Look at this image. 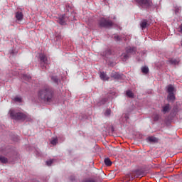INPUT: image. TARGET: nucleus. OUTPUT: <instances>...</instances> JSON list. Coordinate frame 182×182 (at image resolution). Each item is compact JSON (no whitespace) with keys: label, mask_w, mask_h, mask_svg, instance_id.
Here are the masks:
<instances>
[{"label":"nucleus","mask_w":182,"mask_h":182,"mask_svg":"<svg viewBox=\"0 0 182 182\" xmlns=\"http://www.w3.org/2000/svg\"><path fill=\"white\" fill-rule=\"evenodd\" d=\"M167 92H168V93H173L174 87H173V85H169L167 87Z\"/></svg>","instance_id":"obj_17"},{"label":"nucleus","mask_w":182,"mask_h":182,"mask_svg":"<svg viewBox=\"0 0 182 182\" xmlns=\"http://www.w3.org/2000/svg\"><path fill=\"white\" fill-rule=\"evenodd\" d=\"M52 163H53V159H50L46 161L47 166H52Z\"/></svg>","instance_id":"obj_29"},{"label":"nucleus","mask_w":182,"mask_h":182,"mask_svg":"<svg viewBox=\"0 0 182 182\" xmlns=\"http://www.w3.org/2000/svg\"><path fill=\"white\" fill-rule=\"evenodd\" d=\"M40 102L44 103H52L53 102V90L50 87H44L38 92Z\"/></svg>","instance_id":"obj_1"},{"label":"nucleus","mask_w":182,"mask_h":182,"mask_svg":"<svg viewBox=\"0 0 182 182\" xmlns=\"http://www.w3.org/2000/svg\"><path fill=\"white\" fill-rule=\"evenodd\" d=\"M139 6H145V8H150L153 6V1L151 0H134Z\"/></svg>","instance_id":"obj_5"},{"label":"nucleus","mask_w":182,"mask_h":182,"mask_svg":"<svg viewBox=\"0 0 182 182\" xmlns=\"http://www.w3.org/2000/svg\"><path fill=\"white\" fill-rule=\"evenodd\" d=\"M111 77H113L114 79H122V75L118 73H114V74H112Z\"/></svg>","instance_id":"obj_13"},{"label":"nucleus","mask_w":182,"mask_h":182,"mask_svg":"<svg viewBox=\"0 0 182 182\" xmlns=\"http://www.w3.org/2000/svg\"><path fill=\"white\" fill-rule=\"evenodd\" d=\"M141 72L142 73H144V75H147V73H149V68L146 66L142 67Z\"/></svg>","instance_id":"obj_19"},{"label":"nucleus","mask_w":182,"mask_h":182,"mask_svg":"<svg viewBox=\"0 0 182 182\" xmlns=\"http://www.w3.org/2000/svg\"><path fill=\"white\" fill-rule=\"evenodd\" d=\"M152 119H154V122H157L159 119H160V115H159V114H154L152 115Z\"/></svg>","instance_id":"obj_23"},{"label":"nucleus","mask_w":182,"mask_h":182,"mask_svg":"<svg viewBox=\"0 0 182 182\" xmlns=\"http://www.w3.org/2000/svg\"><path fill=\"white\" fill-rule=\"evenodd\" d=\"M58 38V39H62V36H59Z\"/></svg>","instance_id":"obj_33"},{"label":"nucleus","mask_w":182,"mask_h":182,"mask_svg":"<svg viewBox=\"0 0 182 182\" xmlns=\"http://www.w3.org/2000/svg\"><path fill=\"white\" fill-rule=\"evenodd\" d=\"M140 26H141V29H146V28H147V26H149V23H148L147 20H143L140 23Z\"/></svg>","instance_id":"obj_10"},{"label":"nucleus","mask_w":182,"mask_h":182,"mask_svg":"<svg viewBox=\"0 0 182 182\" xmlns=\"http://www.w3.org/2000/svg\"><path fill=\"white\" fill-rule=\"evenodd\" d=\"M69 20V18L66 16V14H63L59 16L57 22L60 23V25H66V22Z\"/></svg>","instance_id":"obj_6"},{"label":"nucleus","mask_w":182,"mask_h":182,"mask_svg":"<svg viewBox=\"0 0 182 182\" xmlns=\"http://www.w3.org/2000/svg\"><path fill=\"white\" fill-rule=\"evenodd\" d=\"M16 18L17 21H22V19H23V14L21 11H17L16 13Z\"/></svg>","instance_id":"obj_9"},{"label":"nucleus","mask_w":182,"mask_h":182,"mask_svg":"<svg viewBox=\"0 0 182 182\" xmlns=\"http://www.w3.org/2000/svg\"><path fill=\"white\" fill-rule=\"evenodd\" d=\"M0 161L4 164H6L8 163V159L5 156H0Z\"/></svg>","instance_id":"obj_18"},{"label":"nucleus","mask_w":182,"mask_h":182,"mask_svg":"<svg viewBox=\"0 0 182 182\" xmlns=\"http://www.w3.org/2000/svg\"><path fill=\"white\" fill-rule=\"evenodd\" d=\"M51 80H52L54 83H55V85H59V82H60V80H59V79L58 78V77H56V76H52V77H51Z\"/></svg>","instance_id":"obj_14"},{"label":"nucleus","mask_w":182,"mask_h":182,"mask_svg":"<svg viewBox=\"0 0 182 182\" xmlns=\"http://www.w3.org/2000/svg\"><path fill=\"white\" fill-rule=\"evenodd\" d=\"M177 12H178V11L176 10V14H177Z\"/></svg>","instance_id":"obj_34"},{"label":"nucleus","mask_w":182,"mask_h":182,"mask_svg":"<svg viewBox=\"0 0 182 182\" xmlns=\"http://www.w3.org/2000/svg\"><path fill=\"white\" fill-rule=\"evenodd\" d=\"M105 166H112V161H110V159L109 158H105L104 160Z\"/></svg>","instance_id":"obj_16"},{"label":"nucleus","mask_w":182,"mask_h":182,"mask_svg":"<svg viewBox=\"0 0 182 182\" xmlns=\"http://www.w3.org/2000/svg\"><path fill=\"white\" fill-rule=\"evenodd\" d=\"M50 143L53 144V146H56L58 144V138H54L50 141Z\"/></svg>","instance_id":"obj_24"},{"label":"nucleus","mask_w":182,"mask_h":182,"mask_svg":"<svg viewBox=\"0 0 182 182\" xmlns=\"http://www.w3.org/2000/svg\"><path fill=\"white\" fill-rule=\"evenodd\" d=\"M169 63H171V65H178V60L174 58H172L169 60Z\"/></svg>","instance_id":"obj_22"},{"label":"nucleus","mask_w":182,"mask_h":182,"mask_svg":"<svg viewBox=\"0 0 182 182\" xmlns=\"http://www.w3.org/2000/svg\"><path fill=\"white\" fill-rule=\"evenodd\" d=\"M176 99V97L174 96V93L173 92H171V93H168V97H167V100L170 102H173Z\"/></svg>","instance_id":"obj_12"},{"label":"nucleus","mask_w":182,"mask_h":182,"mask_svg":"<svg viewBox=\"0 0 182 182\" xmlns=\"http://www.w3.org/2000/svg\"><path fill=\"white\" fill-rule=\"evenodd\" d=\"M136 52V48L134 47H128L126 49V53L122 55V59L124 62L130 58V55Z\"/></svg>","instance_id":"obj_3"},{"label":"nucleus","mask_w":182,"mask_h":182,"mask_svg":"<svg viewBox=\"0 0 182 182\" xmlns=\"http://www.w3.org/2000/svg\"><path fill=\"white\" fill-rule=\"evenodd\" d=\"M111 113H112V111L110 110V109H107L105 112V116H106L107 117H109Z\"/></svg>","instance_id":"obj_25"},{"label":"nucleus","mask_w":182,"mask_h":182,"mask_svg":"<svg viewBox=\"0 0 182 182\" xmlns=\"http://www.w3.org/2000/svg\"><path fill=\"white\" fill-rule=\"evenodd\" d=\"M99 25L101 28H110L111 26H113V21L102 18L99 21Z\"/></svg>","instance_id":"obj_4"},{"label":"nucleus","mask_w":182,"mask_h":182,"mask_svg":"<svg viewBox=\"0 0 182 182\" xmlns=\"http://www.w3.org/2000/svg\"><path fill=\"white\" fill-rule=\"evenodd\" d=\"M106 102H107V98H104L102 99L100 102H99V105H105L106 103Z\"/></svg>","instance_id":"obj_26"},{"label":"nucleus","mask_w":182,"mask_h":182,"mask_svg":"<svg viewBox=\"0 0 182 182\" xmlns=\"http://www.w3.org/2000/svg\"><path fill=\"white\" fill-rule=\"evenodd\" d=\"M39 58L41 62H43L44 65H48V63H49V60H48V57H46V55L41 53L39 55Z\"/></svg>","instance_id":"obj_7"},{"label":"nucleus","mask_w":182,"mask_h":182,"mask_svg":"<svg viewBox=\"0 0 182 182\" xmlns=\"http://www.w3.org/2000/svg\"><path fill=\"white\" fill-rule=\"evenodd\" d=\"M114 39H115V41H120V37L119 36H115L114 37Z\"/></svg>","instance_id":"obj_30"},{"label":"nucleus","mask_w":182,"mask_h":182,"mask_svg":"<svg viewBox=\"0 0 182 182\" xmlns=\"http://www.w3.org/2000/svg\"><path fill=\"white\" fill-rule=\"evenodd\" d=\"M179 32H181L182 33V23L179 26Z\"/></svg>","instance_id":"obj_32"},{"label":"nucleus","mask_w":182,"mask_h":182,"mask_svg":"<svg viewBox=\"0 0 182 182\" xmlns=\"http://www.w3.org/2000/svg\"><path fill=\"white\" fill-rule=\"evenodd\" d=\"M100 77L102 80H109V77H107V75L105 72H101L100 74Z\"/></svg>","instance_id":"obj_11"},{"label":"nucleus","mask_w":182,"mask_h":182,"mask_svg":"<svg viewBox=\"0 0 182 182\" xmlns=\"http://www.w3.org/2000/svg\"><path fill=\"white\" fill-rule=\"evenodd\" d=\"M149 141H150L151 143H156L157 141V138L154 137V136H149L148 138Z\"/></svg>","instance_id":"obj_21"},{"label":"nucleus","mask_w":182,"mask_h":182,"mask_svg":"<svg viewBox=\"0 0 182 182\" xmlns=\"http://www.w3.org/2000/svg\"><path fill=\"white\" fill-rule=\"evenodd\" d=\"M66 8H69V6H66Z\"/></svg>","instance_id":"obj_35"},{"label":"nucleus","mask_w":182,"mask_h":182,"mask_svg":"<svg viewBox=\"0 0 182 182\" xmlns=\"http://www.w3.org/2000/svg\"><path fill=\"white\" fill-rule=\"evenodd\" d=\"M108 65H109V66H114L115 63L113 62H108Z\"/></svg>","instance_id":"obj_31"},{"label":"nucleus","mask_w":182,"mask_h":182,"mask_svg":"<svg viewBox=\"0 0 182 182\" xmlns=\"http://www.w3.org/2000/svg\"><path fill=\"white\" fill-rule=\"evenodd\" d=\"M102 56L107 58L109 55H112V51L110 50H106L105 52L102 53Z\"/></svg>","instance_id":"obj_20"},{"label":"nucleus","mask_w":182,"mask_h":182,"mask_svg":"<svg viewBox=\"0 0 182 182\" xmlns=\"http://www.w3.org/2000/svg\"><path fill=\"white\" fill-rule=\"evenodd\" d=\"M10 116L11 119L14 120H26V114L22 112H16L14 109H10L9 111Z\"/></svg>","instance_id":"obj_2"},{"label":"nucleus","mask_w":182,"mask_h":182,"mask_svg":"<svg viewBox=\"0 0 182 182\" xmlns=\"http://www.w3.org/2000/svg\"><path fill=\"white\" fill-rule=\"evenodd\" d=\"M23 78L24 79V80H31V77L30 75H25L23 76Z\"/></svg>","instance_id":"obj_27"},{"label":"nucleus","mask_w":182,"mask_h":182,"mask_svg":"<svg viewBox=\"0 0 182 182\" xmlns=\"http://www.w3.org/2000/svg\"><path fill=\"white\" fill-rule=\"evenodd\" d=\"M126 95L130 99H134V94L133 93V92H132L130 90H127V92H126Z\"/></svg>","instance_id":"obj_15"},{"label":"nucleus","mask_w":182,"mask_h":182,"mask_svg":"<svg viewBox=\"0 0 182 182\" xmlns=\"http://www.w3.org/2000/svg\"><path fill=\"white\" fill-rule=\"evenodd\" d=\"M171 109V107H170V104H166L164 107H162V112L164 114L168 113V112H170Z\"/></svg>","instance_id":"obj_8"},{"label":"nucleus","mask_w":182,"mask_h":182,"mask_svg":"<svg viewBox=\"0 0 182 182\" xmlns=\"http://www.w3.org/2000/svg\"><path fill=\"white\" fill-rule=\"evenodd\" d=\"M15 102H18L19 103H21V102H22V98L19 97H16L14 98Z\"/></svg>","instance_id":"obj_28"}]
</instances>
